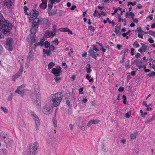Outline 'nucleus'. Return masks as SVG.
Listing matches in <instances>:
<instances>
[{
	"label": "nucleus",
	"instance_id": "obj_1",
	"mask_svg": "<svg viewBox=\"0 0 155 155\" xmlns=\"http://www.w3.org/2000/svg\"><path fill=\"white\" fill-rule=\"evenodd\" d=\"M12 27L11 23L5 20L0 13V31L4 34H6L10 31Z\"/></svg>",
	"mask_w": 155,
	"mask_h": 155
},
{
	"label": "nucleus",
	"instance_id": "obj_2",
	"mask_svg": "<svg viewBox=\"0 0 155 155\" xmlns=\"http://www.w3.org/2000/svg\"><path fill=\"white\" fill-rule=\"evenodd\" d=\"M62 93L53 94L51 95V99L49 101L48 103L54 107L58 106L60 104L62 100V98L61 97Z\"/></svg>",
	"mask_w": 155,
	"mask_h": 155
},
{
	"label": "nucleus",
	"instance_id": "obj_3",
	"mask_svg": "<svg viewBox=\"0 0 155 155\" xmlns=\"http://www.w3.org/2000/svg\"><path fill=\"white\" fill-rule=\"evenodd\" d=\"M39 143L37 142L31 143L27 147L26 155H35L37 152Z\"/></svg>",
	"mask_w": 155,
	"mask_h": 155
},
{
	"label": "nucleus",
	"instance_id": "obj_4",
	"mask_svg": "<svg viewBox=\"0 0 155 155\" xmlns=\"http://www.w3.org/2000/svg\"><path fill=\"white\" fill-rule=\"evenodd\" d=\"M60 66H58L56 68H53L51 72L55 76L54 79L57 82H59L61 80V78L58 77L62 72Z\"/></svg>",
	"mask_w": 155,
	"mask_h": 155
},
{
	"label": "nucleus",
	"instance_id": "obj_5",
	"mask_svg": "<svg viewBox=\"0 0 155 155\" xmlns=\"http://www.w3.org/2000/svg\"><path fill=\"white\" fill-rule=\"evenodd\" d=\"M53 107V106L50 104L49 103H48L43 107L42 111L45 114H50L52 112Z\"/></svg>",
	"mask_w": 155,
	"mask_h": 155
},
{
	"label": "nucleus",
	"instance_id": "obj_6",
	"mask_svg": "<svg viewBox=\"0 0 155 155\" xmlns=\"http://www.w3.org/2000/svg\"><path fill=\"white\" fill-rule=\"evenodd\" d=\"M31 113L32 118L35 121L36 124V129L37 130H38L39 129L40 124V120L38 116L34 112H31Z\"/></svg>",
	"mask_w": 155,
	"mask_h": 155
},
{
	"label": "nucleus",
	"instance_id": "obj_7",
	"mask_svg": "<svg viewBox=\"0 0 155 155\" xmlns=\"http://www.w3.org/2000/svg\"><path fill=\"white\" fill-rule=\"evenodd\" d=\"M76 124L81 130H85L87 129V127L84 124V121L82 119L79 118L77 120Z\"/></svg>",
	"mask_w": 155,
	"mask_h": 155
},
{
	"label": "nucleus",
	"instance_id": "obj_8",
	"mask_svg": "<svg viewBox=\"0 0 155 155\" xmlns=\"http://www.w3.org/2000/svg\"><path fill=\"white\" fill-rule=\"evenodd\" d=\"M13 40L12 38H9L7 39L5 44V47L9 51H12L13 49Z\"/></svg>",
	"mask_w": 155,
	"mask_h": 155
},
{
	"label": "nucleus",
	"instance_id": "obj_9",
	"mask_svg": "<svg viewBox=\"0 0 155 155\" xmlns=\"http://www.w3.org/2000/svg\"><path fill=\"white\" fill-rule=\"evenodd\" d=\"M49 48L48 49H43V52L44 54H47L48 56H50L52 54L51 52L54 51L55 49V48L52 44L50 45Z\"/></svg>",
	"mask_w": 155,
	"mask_h": 155
},
{
	"label": "nucleus",
	"instance_id": "obj_10",
	"mask_svg": "<svg viewBox=\"0 0 155 155\" xmlns=\"http://www.w3.org/2000/svg\"><path fill=\"white\" fill-rule=\"evenodd\" d=\"M35 92H36L37 96L35 100L37 102L39 101V100L40 97V94L39 93L40 90H39V87L38 85H35Z\"/></svg>",
	"mask_w": 155,
	"mask_h": 155
},
{
	"label": "nucleus",
	"instance_id": "obj_11",
	"mask_svg": "<svg viewBox=\"0 0 155 155\" xmlns=\"http://www.w3.org/2000/svg\"><path fill=\"white\" fill-rule=\"evenodd\" d=\"M4 5L7 7L8 8L12 6V2L11 0H5L4 2Z\"/></svg>",
	"mask_w": 155,
	"mask_h": 155
},
{
	"label": "nucleus",
	"instance_id": "obj_12",
	"mask_svg": "<svg viewBox=\"0 0 155 155\" xmlns=\"http://www.w3.org/2000/svg\"><path fill=\"white\" fill-rule=\"evenodd\" d=\"M38 25L32 24L31 27V28L30 31L31 33H36L37 31Z\"/></svg>",
	"mask_w": 155,
	"mask_h": 155
},
{
	"label": "nucleus",
	"instance_id": "obj_13",
	"mask_svg": "<svg viewBox=\"0 0 155 155\" xmlns=\"http://www.w3.org/2000/svg\"><path fill=\"white\" fill-rule=\"evenodd\" d=\"M88 52L89 56L92 57L93 58L97 60L96 53L92 49H90L89 50Z\"/></svg>",
	"mask_w": 155,
	"mask_h": 155
},
{
	"label": "nucleus",
	"instance_id": "obj_14",
	"mask_svg": "<svg viewBox=\"0 0 155 155\" xmlns=\"http://www.w3.org/2000/svg\"><path fill=\"white\" fill-rule=\"evenodd\" d=\"M38 12L35 9H32L30 13V16H33L35 18L38 17Z\"/></svg>",
	"mask_w": 155,
	"mask_h": 155
},
{
	"label": "nucleus",
	"instance_id": "obj_15",
	"mask_svg": "<svg viewBox=\"0 0 155 155\" xmlns=\"http://www.w3.org/2000/svg\"><path fill=\"white\" fill-rule=\"evenodd\" d=\"M121 27V25L120 24L119 26H116V28H115L114 32L116 33V34H118L119 33H120V34H121V32H120V30Z\"/></svg>",
	"mask_w": 155,
	"mask_h": 155
},
{
	"label": "nucleus",
	"instance_id": "obj_16",
	"mask_svg": "<svg viewBox=\"0 0 155 155\" xmlns=\"http://www.w3.org/2000/svg\"><path fill=\"white\" fill-rule=\"evenodd\" d=\"M21 86L19 87H18L15 91V92L20 94H23L24 93V90H21Z\"/></svg>",
	"mask_w": 155,
	"mask_h": 155
},
{
	"label": "nucleus",
	"instance_id": "obj_17",
	"mask_svg": "<svg viewBox=\"0 0 155 155\" xmlns=\"http://www.w3.org/2000/svg\"><path fill=\"white\" fill-rule=\"evenodd\" d=\"M21 74H20L19 73H18L17 74H16L12 76V80L15 81V79L17 78H18L21 75Z\"/></svg>",
	"mask_w": 155,
	"mask_h": 155
},
{
	"label": "nucleus",
	"instance_id": "obj_18",
	"mask_svg": "<svg viewBox=\"0 0 155 155\" xmlns=\"http://www.w3.org/2000/svg\"><path fill=\"white\" fill-rule=\"evenodd\" d=\"M37 96L36 92H35V88H34V91L33 93H32L30 95V97L34 101H35L36 98Z\"/></svg>",
	"mask_w": 155,
	"mask_h": 155
},
{
	"label": "nucleus",
	"instance_id": "obj_19",
	"mask_svg": "<svg viewBox=\"0 0 155 155\" xmlns=\"http://www.w3.org/2000/svg\"><path fill=\"white\" fill-rule=\"evenodd\" d=\"M49 2H50L51 4H48V8L47 9V11H50V10L52 8L53 4L54 3V2L53 1H51L50 0H48Z\"/></svg>",
	"mask_w": 155,
	"mask_h": 155
},
{
	"label": "nucleus",
	"instance_id": "obj_20",
	"mask_svg": "<svg viewBox=\"0 0 155 155\" xmlns=\"http://www.w3.org/2000/svg\"><path fill=\"white\" fill-rule=\"evenodd\" d=\"M48 36L51 37H53L55 35V32H52L51 31H48L46 33Z\"/></svg>",
	"mask_w": 155,
	"mask_h": 155
},
{
	"label": "nucleus",
	"instance_id": "obj_21",
	"mask_svg": "<svg viewBox=\"0 0 155 155\" xmlns=\"http://www.w3.org/2000/svg\"><path fill=\"white\" fill-rule=\"evenodd\" d=\"M134 14L132 12H127L126 13V17L129 18V16H131L132 18H134Z\"/></svg>",
	"mask_w": 155,
	"mask_h": 155
},
{
	"label": "nucleus",
	"instance_id": "obj_22",
	"mask_svg": "<svg viewBox=\"0 0 155 155\" xmlns=\"http://www.w3.org/2000/svg\"><path fill=\"white\" fill-rule=\"evenodd\" d=\"M53 123L54 126L55 127H57V121L56 119V112L55 113L54 115V118L53 119Z\"/></svg>",
	"mask_w": 155,
	"mask_h": 155
},
{
	"label": "nucleus",
	"instance_id": "obj_23",
	"mask_svg": "<svg viewBox=\"0 0 155 155\" xmlns=\"http://www.w3.org/2000/svg\"><path fill=\"white\" fill-rule=\"evenodd\" d=\"M86 71L87 73H89L91 71V65L90 64H87L86 66Z\"/></svg>",
	"mask_w": 155,
	"mask_h": 155
},
{
	"label": "nucleus",
	"instance_id": "obj_24",
	"mask_svg": "<svg viewBox=\"0 0 155 155\" xmlns=\"http://www.w3.org/2000/svg\"><path fill=\"white\" fill-rule=\"evenodd\" d=\"M34 55L32 53V50L30 51L28 53V59L29 60H32V58H33Z\"/></svg>",
	"mask_w": 155,
	"mask_h": 155
},
{
	"label": "nucleus",
	"instance_id": "obj_25",
	"mask_svg": "<svg viewBox=\"0 0 155 155\" xmlns=\"http://www.w3.org/2000/svg\"><path fill=\"white\" fill-rule=\"evenodd\" d=\"M70 95L71 96V99L72 100L75 101L76 98L75 96V94L73 91H72V93L71 94H70Z\"/></svg>",
	"mask_w": 155,
	"mask_h": 155
},
{
	"label": "nucleus",
	"instance_id": "obj_26",
	"mask_svg": "<svg viewBox=\"0 0 155 155\" xmlns=\"http://www.w3.org/2000/svg\"><path fill=\"white\" fill-rule=\"evenodd\" d=\"M39 20L38 18L35 17L33 21V23L32 24H35V25H38V22H39Z\"/></svg>",
	"mask_w": 155,
	"mask_h": 155
},
{
	"label": "nucleus",
	"instance_id": "obj_27",
	"mask_svg": "<svg viewBox=\"0 0 155 155\" xmlns=\"http://www.w3.org/2000/svg\"><path fill=\"white\" fill-rule=\"evenodd\" d=\"M47 4H45V3H44V2L42 3L39 5V7L43 9H45L47 7Z\"/></svg>",
	"mask_w": 155,
	"mask_h": 155
},
{
	"label": "nucleus",
	"instance_id": "obj_28",
	"mask_svg": "<svg viewBox=\"0 0 155 155\" xmlns=\"http://www.w3.org/2000/svg\"><path fill=\"white\" fill-rule=\"evenodd\" d=\"M137 134L136 133H133L131 134L130 135V137L131 140L135 139L136 137Z\"/></svg>",
	"mask_w": 155,
	"mask_h": 155
},
{
	"label": "nucleus",
	"instance_id": "obj_29",
	"mask_svg": "<svg viewBox=\"0 0 155 155\" xmlns=\"http://www.w3.org/2000/svg\"><path fill=\"white\" fill-rule=\"evenodd\" d=\"M141 45H142V48L144 52H145L147 48V45L143 43H141Z\"/></svg>",
	"mask_w": 155,
	"mask_h": 155
},
{
	"label": "nucleus",
	"instance_id": "obj_30",
	"mask_svg": "<svg viewBox=\"0 0 155 155\" xmlns=\"http://www.w3.org/2000/svg\"><path fill=\"white\" fill-rule=\"evenodd\" d=\"M57 11V9H56V11H54L53 12H51L50 11H47V12L49 15V16H51L53 15H55L57 14L56 12Z\"/></svg>",
	"mask_w": 155,
	"mask_h": 155
},
{
	"label": "nucleus",
	"instance_id": "obj_31",
	"mask_svg": "<svg viewBox=\"0 0 155 155\" xmlns=\"http://www.w3.org/2000/svg\"><path fill=\"white\" fill-rule=\"evenodd\" d=\"M130 62L129 60H128L127 61L125 62V66L126 68H130V66L129 64V63Z\"/></svg>",
	"mask_w": 155,
	"mask_h": 155
},
{
	"label": "nucleus",
	"instance_id": "obj_32",
	"mask_svg": "<svg viewBox=\"0 0 155 155\" xmlns=\"http://www.w3.org/2000/svg\"><path fill=\"white\" fill-rule=\"evenodd\" d=\"M155 119V115H153L152 116V117L148 120L146 123H149L153 121Z\"/></svg>",
	"mask_w": 155,
	"mask_h": 155
},
{
	"label": "nucleus",
	"instance_id": "obj_33",
	"mask_svg": "<svg viewBox=\"0 0 155 155\" xmlns=\"http://www.w3.org/2000/svg\"><path fill=\"white\" fill-rule=\"evenodd\" d=\"M44 45L45 48H48L50 46V43L48 41H46L44 43Z\"/></svg>",
	"mask_w": 155,
	"mask_h": 155
},
{
	"label": "nucleus",
	"instance_id": "obj_34",
	"mask_svg": "<svg viewBox=\"0 0 155 155\" xmlns=\"http://www.w3.org/2000/svg\"><path fill=\"white\" fill-rule=\"evenodd\" d=\"M54 64L53 62H51L48 65V68L49 69H51L52 68L54 65Z\"/></svg>",
	"mask_w": 155,
	"mask_h": 155
},
{
	"label": "nucleus",
	"instance_id": "obj_35",
	"mask_svg": "<svg viewBox=\"0 0 155 155\" xmlns=\"http://www.w3.org/2000/svg\"><path fill=\"white\" fill-rule=\"evenodd\" d=\"M21 66L20 68L19 71H18V73H19V74H21L23 70V67L22 64H21Z\"/></svg>",
	"mask_w": 155,
	"mask_h": 155
},
{
	"label": "nucleus",
	"instance_id": "obj_36",
	"mask_svg": "<svg viewBox=\"0 0 155 155\" xmlns=\"http://www.w3.org/2000/svg\"><path fill=\"white\" fill-rule=\"evenodd\" d=\"M4 141L6 143H8L10 142L11 143L13 141L12 140H10L9 139L8 137L7 139H5V140H4Z\"/></svg>",
	"mask_w": 155,
	"mask_h": 155
},
{
	"label": "nucleus",
	"instance_id": "obj_37",
	"mask_svg": "<svg viewBox=\"0 0 155 155\" xmlns=\"http://www.w3.org/2000/svg\"><path fill=\"white\" fill-rule=\"evenodd\" d=\"M147 33L149 35H152L155 37V32L153 31L150 30L149 31L147 32Z\"/></svg>",
	"mask_w": 155,
	"mask_h": 155
},
{
	"label": "nucleus",
	"instance_id": "obj_38",
	"mask_svg": "<svg viewBox=\"0 0 155 155\" xmlns=\"http://www.w3.org/2000/svg\"><path fill=\"white\" fill-rule=\"evenodd\" d=\"M68 28H61L60 29V31L62 32H67L68 31Z\"/></svg>",
	"mask_w": 155,
	"mask_h": 155
},
{
	"label": "nucleus",
	"instance_id": "obj_39",
	"mask_svg": "<svg viewBox=\"0 0 155 155\" xmlns=\"http://www.w3.org/2000/svg\"><path fill=\"white\" fill-rule=\"evenodd\" d=\"M93 51H95L96 52L99 51V50L98 48L96 47L97 45H93Z\"/></svg>",
	"mask_w": 155,
	"mask_h": 155
},
{
	"label": "nucleus",
	"instance_id": "obj_40",
	"mask_svg": "<svg viewBox=\"0 0 155 155\" xmlns=\"http://www.w3.org/2000/svg\"><path fill=\"white\" fill-rule=\"evenodd\" d=\"M91 120V121L92 122L93 124H96L100 122V121L99 120H98L97 119H96L95 120Z\"/></svg>",
	"mask_w": 155,
	"mask_h": 155
},
{
	"label": "nucleus",
	"instance_id": "obj_41",
	"mask_svg": "<svg viewBox=\"0 0 155 155\" xmlns=\"http://www.w3.org/2000/svg\"><path fill=\"white\" fill-rule=\"evenodd\" d=\"M1 109L2 110L3 112L5 113H7L8 112V110L5 107H4L2 106L1 107Z\"/></svg>",
	"mask_w": 155,
	"mask_h": 155
},
{
	"label": "nucleus",
	"instance_id": "obj_42",
	"mask_svg": "<svg viewBox=\"0 0 155 155\" xmlns=\"http://www.w3.org/2000/svg\"><path fill=\"white\" fill-rule=\"evenodd\" d=\"M133 46L136 48L139 47L140 46L139 44L138 43L137 41H135L133 44Z\"/></svg>",
	"mask_w": 155,
	"mask_h": 155
},
{
	"label": "nucleus",
	"instance_id": "obj_43",
	"mask_svg": "<svg viewBox=\"0 0 155 155\" xmlns=\"http://www.w3.org/2000/svg\"><path fill=\"white\" fill-rule=\"evenodd\" d=\"M88 28L91 31L93 32L94 31V28L91 26H90L88 27Z\"/></svg>",
	"mask_w": 155,
	"mask_h": 155
},
{
	"label": "nucleus",
	"instance_id": "obj_44",
	"mask_svg": "<svg viewBox=\"0 0 155 155\" xmlns=\"http://www.w3.org/2000/svg\"><path fill=\"white\" fill-rule=\"evenodd\" d=\"M1 151L2 152L3 154H5L7 153V150L5 149H1Z\"/></svg>",
	"mask_w": 155,
	"mask_h": 155
},
{
	"label": "nucleus",
	"instance_id": "obj_45",
	"mask_svg": "<svg viewBox=\"0 0 155 155\" xmlns=\"http://www.w3.org/2000/svg\"><path fill=\"white\" fill-rule=\"evenodd\" d=\"M66 104L69 106V107H72V104L70 103V101L67 100L66 101Z\"/></svg>",
	"mask_w": 155,
	"mask_h": 155
},
{
	"label": "nucleus",
	"instance_id": "obj_46",
	"mask_svg": "<svg viewBox=\"0 0 155 155\" xmlns=\"http://www.w3.org/2000/svg\"><path fill=\"white\" fill-rule=\"evenodd\" d=\"M122 97L124 99L123 102L124 104H126V100L127 99L126 96L125 95H123L122 96Z\"/></svg>",
	"mask_w": 155,
	"mask_h": 155
},
{
	"label": "nucleus",
	"instance_id": "obj_47",
	"mask_svg": "<svg viewBox=\"0 0 155 155\" xmlns=\"http://www.w3.org/2000/svg\"><path fill=\"white\" fill-rule=\"evenodd\" d=\"M134 62L136 66L137 67L138 66L139 63V61L137 59H135L134 60Z\"/></svg>",
	"mask_w": 155,
	"mask_h": 155
},
{
	"label": "nucleus",
	"instance_id": "obj_48",
	"mask_svg": "<svg viewBox=\"0 0 155 155\" xmlns=\"http://www.w3.org/2000/svg\"><path fill=\"white\" fill-rule=\"evenodd\" d=\"M83 90V87L79 89V93L80 94H84L82 91Z\"/></svg>",
	"mask_w": 155,
	"mask_h": 155
},
{
	"label": "nucleus",
	"instance_id": "obj_49",
	"mask_svg": "<svg viewBox=\"0 0 155 155\" xmlns=\"http://www.w3.org/2000/svg\"><path fill=\"white\" fill-rule=\"evenodd\" d=\"M148 75L150 77H151L152 76H155V72L154 71H152L151 73L148 74Z\"/></svg>",
	"mask_w": 155,
	"mask_h": 155
},
{
	"label": "nucleus",
	"instance_id": "obj_50",
	"mask_svg": "<svg viewBox=\"0 0 155 155\" xmlns=\"http://www.w3.org/2000/svg\"><path fill=\"white\" fill-rule=\"evenodd\" d=\"M35 17H33V16H30L29 17V21H30V23H31V21H33L34 20V18H35Z\"/></svg>",
	"mask_w": 155,
	"mask_h": 155
},
{
	"label": "nucleus",
	"instance_id": "obj_51",
	"mask_svg": "<svg viewBox=\"0 0 155 155\" xmlns=\"http://www.w3.org/2000/svg\"><path fill=\"white\" fill-rule=\"evenodd\" d=\"M3 48L2 46L0 45V55L3 53Z\"/></svg>",
	"mask_w": 155,
	"mask_h": 155
},
{
	"label": "nucleus",
	"instance_id": "obj_52",
	"mask_svg": "<svg viewBox=\"0 0 155 155\" xmlns=\"http://www.w3.org/2000/svg\"><path fill=\"white\" fill-rule=\"evenodd\" d=\"M148 41L150 43H153L154 42V40L152 39V38H149L148 39Z\"/></svg>",
	"mask_w": 155,
	"mask_h": 155
},
{
	"label": "nucleus",
	"instance_id": "obj_53",
	"mask_svg": "<svg viewBox=\"0 0 155 155\" xmlns=\"http://www.w3.org/2000/svg\"><path fill=\"white\" fill-rule=\"evenodd\" d=\"M124 88L123 87H120L119 88L118 91L119 92H122L124 91Z\"/></svg>",
	"mask_w": 155,
	"mask_h": 155
},
{
	"label": "nucleus",
	"instance_id": "obj_54",
	"mask_svg": "<svg viewBox=\"0 0 155 155\" xmlns=\"http://www.w3.org/2000/svg\"><path fill=\"white\" fill-rule=\"evenodd\" d=\"M12 94H11V95H9L8 97V101H10L12 100Z\"/></svg>",
	"mask_w": 155,
	"mask_h": 155
},
{
	"label": "nucleus",
	"instance_id": "obj_55",
	"mask_svg": "<svg viewBox=\"0 0 155 155\" xmlns=\"http://www.w3.org/2000/svg\"><path fill=\"white\" fill-rule=\"evenodd\" d=\"M36 33H31V35L30 36V38H35V37Z\"/></svg>",
	"mask_w": 155,
	"mask_h": 155
},
{
	"label": "nucleus",
	"instance_id": "obj_56",
	"mask_svg": "<svg viewBox=\"0 0 155 155\" xmlns=\"http://www.w3.org/2000/svg\"><path fill=\"white\" fill-rule=\"evenodd\" d=\"M53 32L54 33V32H56V26L55 25H54L53 26Z\"/></svg>",
	"mask_w": 155,
	"mask_h": 155
},
{
	"label": "nucleus",
	"instance_id": "obj_57",
	"mask_svg": "<svg viewBox=\"0 0 155 155\" xmlns=\"http://www.w3.org/2000/svg\"><path fill=\"white\" fill-rule=\"evenodd\" d=\"M137 31H138V33L143 32V31L141 29V28H138L137 29Z\"/></svg>",
	"mask_w": 155,
	"mask_h": 155
},
{
	"label": "nucleus",
	"instance_id": "obj_58",
	"mask_svg": "<svg viewBox=\"0 0 155 155\" xmlns=\"http://www.w3.org/2000/svg\"><path fill=\"white\" fill-rule=\"evenodd\" d=\"M131 55L133 56L134 55V52L135 51V49L133 48H132L131 49Z\"/></svg>",
	"mask_w": 155,
	"mask_h": 155
},
{
	"label": "nucleus",
	"instance_id": "obj_59",
	"mask_svg": "<svg viewBox=\"0 0 155 155\" xmlns=\"http://www.w3.org/2000/svg\"><path fill=\"white\" fill-rule=\"evenodd\" d=\"M130 113H126V114H125V116H126V117L127 118H128L130 117Z\"/></svg>",
	"mask_w": 155,
	"mask_h": 155
},
{
	"label": "nucleus",
	"instance_id": "obj_60",
	"mask_svg": "<svg viewBox=\"0 0 155 155\" xmlns=\"http://www.w3.org/2000/svg\"><path fill=\"white\" fill-rule=\"evenodd\" d=\"M91 120H90L89 121L87 124V126L88 127H90L92 124H93Z\"/></svg>",
	"mask_w": 155,
	"mask_h": 155
},
{
	"label": "nucleus",
	"instance_id": "obj_61",
	"mask_svg": "<svg viewBox=\"0 0 155 155\" xmlns=\"http://www.w3.org/2000/svg\"><path fill=\"white\" fill-rule=\"evenodd\" d=\"M138 37L143 39V35L141 34L138 33Z\"/></svg>",
	"mask_w": 155,
	"mask_h": 155
},
{
	"label": "nucleus",
	"instance_id": "obj_62",
	"mask_svg": "<svg viewBox=\"0 0 155 155\" xmlns=\"http://www.w3.org/2000/svg\"><path fill=\"white\" fill-rule=\"evenodd\" d=\"M52 43H53L52 44L54 45H58V41H56V42H54V41H52Z\"/></svg>",
	"mask_w": 155,
	"mask_h": 155
},
{
	"label": "nucleus",
	"instance_id": "obj_63",
	"mask_svg": "<svg viewBox=\"0 0 155 155\" xmlns=\"http://www.w3.org/2000/svg\"><path fill=\"white\" fill-rule=\"evenodd\" d=\"M121 142L123 144H126V140L125 139H122L121 141Z\"/></svg>",
	"mask_w": 155,
	"mask_h": 155
},
{
	"label": "nucleus",
	"instance_id": "obj_64",
	"mask_svg": "<svg viewBox=\"0 0 155 155\" xmlns=\"http://www.w3.org/2000/svg\"><path fill=\"white\" fill-rule=\"evenodd\" d=\"M140 56V54L139 53H137L135 55V57L136 58H138Z\"/></svg>",
	"mask_w": 155,
	"mask_h": 155
}]
</instances>
